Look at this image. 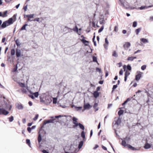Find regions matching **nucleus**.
Here are the masks:
<instances>
[{
  "instance_id": "55",
  "label": "nucleus",
  "mask_w": 153,
  "mask_h": 153,
  "mask_svg": "<svg viewBox=\"0 0 153 153\" xmlns=\"http://www.w3.org/2000/svg\"><path fill=\"white\" fill-rule=\"evenodd\" d=\"M42 152H43V153H49L48 152L45 150H42Z\"/></svg>"
},
{
  "instance_id": "56",
  "label": "nucleus",
  "mask_w": 153,
  "mask_h": 153,
  "mask_svg": "<svg viewBox=\"0 0 153 153\" xmlns=\"http://www.w3.org/2000/svg\"><path fill=\"white\" fill-rule=\"evenodd\" d=\"M6 40V38L5 37H3L2 39V42L4 43L5 42Z\"/></svg>"
},
{
  "instance_id": "37",
  "label": "nucleus",
  "mask_w": 153,
  "mask_h": 153,
  "mask_svg": "<svg viewBox=\"0 0 153 153\" xmlns=\"http://www.w3.org/2000/svg\"><path fill=\"white\" fill-rule=\"evenodd\" d=\"M75 109L77 111H78L79 110L81 109L82 108V107H77V106H76L75 107Z\"/></svg>"
},
{
  "instance_id": "59",
  "label": "nucleus",
  "mask_w": 153,
  "mask_h": 153,
  "mask_svg": "<svg viewBox=\"0 0 153 153\" xmlns=\"http://www.w3.org/2000/svg\"><path fill=\"white\" fill-rule=\"evenodd\" d=\"M102 148L105 150H107V148L103 146H102Z\"/></svg>"
},
{
  "instance_id": "9",
  "label": "nucleus",
  "mask_w": 153,
  "mask_h": 153,
  "mask_svg": "<svg viewBox=\"0 0 153 153\" xmlns=\"http://www.w3.org/2000/svg\"><path fill=\"white\" fill-rule=\"evenodd\" d=\"M129 138H128V139H127V137H126V138H124V140H122V143H121V145L124 146V147H126V146H127V145H128V144H127L126 143L125 141V140H128L129 139Z\"/></svg>"
},
{
  "instance_id": "60",
  "label": "nucleus",
  "mask_w": 153,
  "mask_h": 153,
  "mask_svg": "<svg viewBox=\"0 0 153 153\" xmlns=\"http://www.w3.org/2000/svg\"><path fill=\"white\" fill-rule=\"evenodd\" d=\"M29 96L30 97H31L32 99H34V97H33V96L32 95H29Z\"/></svg>"
},
{
  "instance_id": "32",
  "label": "nucleus",
  "mask_w": 153,
  "mask_h": 153,
  "mask_svg": "<svg viewBox=\"0 0 153 153\" xmlns=\"http://www.w3.org/2000/svg\"><path fill=\"white\" fill-rule=\"evenodd\" d=\"M15 42L17 46H19L20 45V43L18 39L16 40L15 41Z\"/></svg>"
},
{
  "instance_id": "35",
  "label": "nucleus",
  "mask_w": 153,
  "mask_h": 153,
  "mask_svg": "<svg viewBox=\"0 0 153 153\" xmlns=\"http://www.w3.org/2000/svg\"><path fill=\"white\" fill-rule=\"evenodd\" d=\"M73 30L75 31H76L77 32L78 31V28L77 26H76L74 28Z\"/></svg>"
},
{
  "instance_id": "49",
  "label": "nucleus",
  "mask_w": 153,
  "mask_h": 153,
  "mask_svg": "<svg viewBox=\"0 0 153 153\" xmlns=\"http://www.w3.org/2000/svg\"><path fill=\"white\" fill-rule=\"evenodd\" d=\"M23 9L25 12L27 10V5L24 6L23 8Z\"/></svg>"
},
{
  "instance_id": "5",
  "label": "nucleus",
  "mask_w": 153,
  "mask_h": 153,
  "mask_svg": "<svg viewBox=\"0 0 153 153\" xmlns=\"http://www.w3.org/2000/svg\"><path fill=\"white\" fill-rule=\"evenodd\" d=\"M72 120L73 121V123L74 125L73 126L74 128H75L78 126V124H79L78 123V119L75 117H73L72 118Z\"/></svg>"
},
{
  "instance_id": "58",
  "label": "nucleus",
  "mask_w": 153,
  "mask_h": 153,
  "mask_svg": "<svg viewBox=\"0 0 153 153\" xmlns=\"http://www.w3.org/2000/svg\"><path fill=\"white\" fill-rule=\"evenodd\" d=\"M130 100V99L129 98H128L126 101L124 102V103H125V104H126L128 101H129Z\"/></svg>"
},
{
  "instance_id": "2",
  "label": "nucleus",
  "mask_w": 153,
  "mask_h": 153,
  "mask_svg": "<svg viewBox=\"0 0 153 153\" xmlns=\"http://www.w3.org/2000/svg\"><path fill=\"white\" fill-rule=\"evenodd\" d=\"M42 127L40 129L39 132V135L38 137V143L39 144H40V143L42 141V137L41 135L42 134H46V132L45 131L43 130L42 129Z\"/></svg>"
},
{
  "instance_id": "63",
  "label": "nucleus",
  "mask_w": 153,
  "mask_h": 153,
  "mask_svg": "<svg viewBox=\"0 0 153 153\" xmlns=\"http://www.w3.org/2000/svg\"><path fill=\"white\" fill-rule=\"evenodd\" d=\"M22 122L24 123H25L26 122V119L25 118H24V119H23L22 120Z\"/></svg>"
},
{
  "instance_id": "22",
  "label": "nucleus",
  "mask_w": 153,
  "mask_h": 153,
  "mask_svg": "<svg viewBox=\"0 0 153 153\" xmlns=\"http://www.w3.org/2000/svg\"><path fill=\"white\" fill-rule=\"evenodd\" d=\"M78 126H79V127L82 130H84L85 129V127L84 126L81 124L80 123H79V124H78Z\"/></svg>"
},
{
  "instance_id": "62",
  "label": "nucleus",
  "mask_w": 153,
  "mask_h": 153,
  "mask_svg": "<svg viewBox=\"0 0 153 153\" xmlns=\"http://www.w3.org/2000/svg\"><path fill=\"white\" fill-rule=\"evenodd\" d=\"M28 104L30 106H31L32 105V103L31 101H29L28 102Z\"/></svg>"
},
{
  "instance_id": "53",
  "label": "nucleus",
  "mask_w": 153,
  "mask_h": 153,
  "mask_svg": "<svg viewBox=\"0 0 153 153\" xmlns=\"http://www.w3.org/2000/svg\"><path fill=\"white\" fill-rule=\"evenodd\" d=\"M105 43L107 45H108V42L107 38H105Z\"/></svg>"
},
{
  "instance_id": "14",
  "label": "nucleus",
  "mask_w": 153,
  "mask_h": 153,
  "mask_svg": "<svg viewBox=\"0 0 153 153\" xmlns=\"http://www.w3.org/2000/svg\"><path fill=\"white\" fill-rule=\"evenodd\" d=\"M127 147L128 149H130L133 151L136 150H137V149L136 148L133 147L129 144L127 145Z\"/></svg>"
},
{
  "instance_id": "25",
  "label": "nucleus",
  "mask_w": 153,
  "mask_h": 153,
  "mask_svg": "<svg viewBox=\"0 0 153 153\" xmlns=\"http://www.w3.org/2000/svg\"><path fill=\"white\" fill-rule=\"evenodd\" d=\"M15 51L14 49H12L11 50L10 54L11 56H13L15 55Z\"/></svg>"
},
{
  "instance_id": "13",
  "label": "nucleus",
  "mask_w": 153,
  "mask_h": 153,
  "mask_svg": "<svg viewBox=\"0 0 153 153\" xmlns=\"http://www.w3.org/2000/svg\"><path fill=\"white\" fill-rule=\"evenodd\" d=\"M130 74V73L128 71H126L125 73L124 81L125 82L126 81L128 75Z\"/></svg>"
},
{
  "instance_id": "48",
  "label": "nucleus",
  "mask_w": 153,
  "mask_h": 153,
  "mask_svg": "<svg viewBox=\"0 0 153 153\" xmlns=\"http://www.w3.org/2000/svg\"><path fill=\"white\" fill-rule=\"evenodd\" d=\"M127 69L129 71L131 70V66L130 65H128L127 66Z\"/></svg>"
},
{
  "instance_id": "26",
  "label": "nucleus",
  "mask_w": 153,
  "mask_h": 153,
  "mask_svg": "<svg viewBox=\"0 0 153 153\" xmlns=\"http://www.w3.org/2000/svg\"><path fill=\"white\" fill-rule=\"evenodd\" d=\"M112 55L113 56L115 57H117L118 56L117 54L115 51H113Z\"/></svg>"
},
{
  "instance_id": "30",
  "label": "nucleus",
  "mask_w": 153,
  "mask_h": 153,
  "mask_svg": "<svg viewBox=\"0 0 153 153\" xmlns=\"http://www.w3.org/2000/svg\"><path fill=\"white\" fill-rule=\"evenodd\" d=\"M123 113V111L122 110H120L118 112V114L119 116L122 114Z\"/></svg>"
},
{
  "instance_id": "43",
  "label": "nucleus",
  "mask_w": 153,
  "mask_h": 153,
  "mask_svg": "<svg viewBox=\"0 0 153 153\" xmlns=\"http://www.w3.org/2000/svg\"><path fill=\"white\" fill-rule=\"evenodd\" d=\"M93 61L95 62H97V57L95 56H94L93 57Z\"/></svg>"
},
{
  "instance_id": "57",
  "label": "nucleus",
  "mask_w": 153,
  "mask_h": 153,
  "mask_svg": "<svg viewBox=\"0 0 153 153\" xmlns=\"http://www.w3.org/2000/svg\"><path fill=\"white\" fill-rule=\"evenodd\" d=\"M105 21L104 19L102 20L101 21H100V24H102L104 23Z\"/></svg>"
},
{
  "instance_id": "15",
  "label": "nucleus",
  "mask_w": 153,
  "mask_h": 153,
  "mask_svg": "<svg viewBox=\"0 0 153 153\" xmlns=\"http://www.w3.org/2000/svg\"><path fill=\"white\" fill-rule=\"evenodd\" d=\"M27 88L28 87H24L23 88H22L21 89L22 92L23 94H26L27 92V90L28 89Z\"/></svg>"
},
{
  "instance_id": "38",
  "label": "nucleus",
  "mask_w": 153,
  "mask_h": 153,
  "mask_svg": "<svg viewBox=\"0 0 153 153\" xmlns=\"http://www.w3.org/2000/svg\"><path fill=\"white\" fill-rule=\"evenodd\" d=\"M26 143L28 145L30 146V140L29 139H27L26 140Z\"/></svg>"
},
{
  "instance_id": "61",
  "label": "nucleus",
  "mask_w": 153,
  "mask_h": 153,
  "mask_svg": "<svg viewBox=\"0 0 153 153\" xmlns=\"http://www.w3.org/2000/svg\"><path fill=\"white\" fill-rule=\"evenodd\" d=\"M118 64L119 65L118 67H121L122 65V63L121 62L118 63Z\"/></svg>"
},
{
  "instance_id": "51",
  "label": "nucleus",
  "mask_w": 153,
  "mask_h": 153,
  "mask_svg": "<svg viewBox=\"0 0 153 153\" xmlns=\"http://www.w3.org/2000/svg\"><path fill=\"white\" fill-rule=\"evenodd\" d=\"M27 130L29 133H30L31 131V128L30 127H28L27 128Z\"/></svg>"
},
{
  "instance_id": "11",
  "label": "nucleus",
  "mask_w": 153,
  "mask_h": 153,
  "mask_svg": "<svg viewBox=\"0 0 153 153\" xmlns=\"http://www.w3.org/2000/svg\"><path fill=\"white\" fill-rule=\"evenodd\" d=\"M130 43L129 42H127L123 46L125 49H127L130 47Z\"/></svg>"
},
{
  "instance_id": "6",
  "label": "nucleus",
  "mask_w": 153,
  "mask_h": 153,
  "mask_svg": "<svg viewBox=\"0 0 153 153\" xmlns=\"http://www.w3.org/2000/svg\"><path fill=\"white\" fill-rule=\"evenodd\" d=\"M55 119H50L48 120H45L43 121V125H45L46 124L49 123H54L55 122Z\"/></svg>"
},
{
  "instance_id": "47",
  "label": "nucleus",
  "mask_w": 153,
  "mask_h": 153,
  "mask_svg": "<svg viewBox=\"0 0 153 153\" xmlns=\"http://www.w3.org/2000/svg\"><path fill=\"white\" fill-rule=\"evenodd\" d=\"M146 65H143L141 67V69L142 70H144L146 68Z\"/></svg>"
},
{
  "instance_id": "12",
  "label": "nucleus",
  "mask_w": 153,
  "mask_h": 153,
  "mask_svg": "<svg viewBox=\"0 0 153 153\" xmlns=\"http://www.w3.org/2000/svg\"><path fill=\"white\" fill-rule=\"evenodd\" d=\"M16 55L17 57H19L21 56V52L20 50L17 49H16Z\"/></svg>"
},
{
  "instance_id": "4",
  "label": "nucleus",
  "mask_w": 153,
  "mask_h": 153,
  "mask_svg": "<svg viewBox=\"0 0 153 153\" xmlns=\"http://www.w3.org/2000/svg\"><path fill=\"white\" fill-rule=\"evenodd\" d=\"M9 113V112L6 111L4 108L0 107V115L3 114L6 115L8 114Z\"/></svg>"
},
{
  "instance_id": "34",
  "label": "nucleus",
  "mask_w": 153,
  "mask_h": 153,
  "mask_svg": "<svg viewBox=\"0 0 153 153\" xmlns=\"http://www.w3.org/2000/svg\"><path fill=\"white\" fill-rule=\"evenodd\" d=\"M17 108L19 109H22L23 107L22 105H18L17 106Z\"/></svg>"
},
{
  "instance_id": "7",
  "label": "nucleus",
  "mask_w": 153,
  "mask_h": 153,
  "mask_svg": "<svg viewBox=\"0 0 153 153\" xmlns=\"http://www.w3.org/2000/svg\"><path fill=\"white\" fill-rule=\"evenodd\" d=\"M24 18H25L26 17L28 18L27 21V22L31 21H33L32 20H31L30 19L33 18L34 16V14H31L27 15H24Z\"/></svg>"
},
{
  "instance_id": "21",
  "label": "nucleus",
  "mask_w": 153,
  "mask_h": 153,
  "mask_svg": "<svg viewBox=\"0 0 153 153\" xmlns=\"http://www.w3.org/2000/svg\"><path fill=\"white\" fill-rule=\"evenodd\" d=\"M83 141H81L79 144L78 148L79 149H80L82 146H83Z\"/></svg>"
},
{
  "instance_id": "16",
  "label": "nucleus",
  "mask_w": 153,
  "mask_h": 153,
  "mask_svg": "<svg viewBox=\"0 0 153 153\" xmlns=\"http://www.w3.org/2000/svg\"><path fill=\"white\" fill-rule=\"evenodd\" d=\"M91 107L90 104L88 103L84 104V108L85 109H88L90 108Z\"/></svg>"
},
{
  "instance_id": "18",
  "label": "nucleus",
  "mask_w": 153,
  "mask_h": 153,
  "mask_svg": "<svg viewBox=\"0 0 153 153\" xmlns=\"http://www.w3.org/2000/svg\"><path fill=\"white\" fill-rule=\"evenodd\" d=\"M141 76V74L139 73L137 74L136 76L135 79L136 80L138 81L139 80Z\"/></svg>"
},
{
  "instance_id": "33",
  "label": "nucleus",
  "mask_w": 153,
  "mask_h": 153,
  "mask_svg": "<svg viewBox=\"0 0 153 153\" xmlns=\"http://www.w3.org/2000/svg\"><path fill=\"white\" fill-rule=\"evenodd\" d=\"M19 84L21 87L23 88L25 87V84L22 82H19Z\"/></svg>"
},
{
  "instance_id": "40",
  "label": "nucleus",
  "mask_w": 153,
  "mask_h": 153,
  "mask_svg": "<svg viewBox=\"0 0 153 153\" xmlns=\"http://www.w3.org/2000/svg\"><path fill=\"white\" fill-rule=\"evenodd\" d=\"M17 65H16V66H15V67L13 68V69L12 70V72H15L17 70Z\"/></svg>"
},
{
  "instance_id": "52",
  "label": "nucleus",
  "mask_w": 153,
  "mask_h": 153,
  "mask_svg": "<svg viewBox=\"0 0 153 153\" xmlns=\"http://www.w3.org/2000/svg\"><path fill=\"white\" fill-rule=\"evenodd\" d=\"M96 70L97 71L99 72L100 73L101 72V69L98 68H96Z\"/></svg>"
},
{
  "instance_id": "41",
  "label": "nucleus",
  "mask_w": 153,
  "mask_h": 153,
  "mask_svg": "<svg viewBox=\"0 0 153 153\" xmlns=\"http://www.w3.org/2000/svg\"><path fill=\"white\" fill-rule=\"evenodd\" d=\"M117 87V85H114L112 88V92Z\"/></svg>"
},
{
  "instance_id": "24",
  "label": "nucleus",
  "mask_w": 153,
  "mask_h": 153,
  "mask_svg": "<svg viewBox=\"0 0 153 153\" xmlns=\"http://www.w3.org/2000/svg\"><path fill=\"white\" fill-rule=\"evenodd\" d=\"M141 41L143 43H148V41L147 39L144 38H141L140 39Z\"/></svg>"
},
{
  "instance_id": "28",
  "label": "nucleus",
  "mask_w": 153,
  "mask_h": 153,
  "mask_svg": "<svg viewBox=\"0 0 153 153\" xmlns=\"http://www.w3.org/2000/svg\"><path fill=\"white\" fill-rule=\"evenodd\" d=\"M7 10L5 11L2 14L3 16H2V17H5L7 16Z\"/></svg>"
},
{
  "instance_id": "50",
  "label": "nucleus",
  "mask_w": 153,
  "mask_h": 153,
  "mask_svg": "<svg viewBox=\"0 0 153 153\" xmlns=\"http://www.w3.org/2000/svg\"><path fill=\"white\" fill-rule=\"evenodd\" d=\"M39 18H37L35 19L34 20H33L34 21H36L37 22H39Z\"/></svg>"
},
{
  "instance_id": "1",
  "label": "nucleus",
  "mask_w": 153,
  "mask_h": 153,
  "mask_svg": "<svg viewBox=\"0 0 153 153\" xmlns=\"http://www.w3.org/2000/svg\"><path fill=\"white\" fill-rule=\"evenodd\" d=\"M16 14H14L12 18H9L7 21L3 22L1 26V27L2 28H4L7 26H8L11 24H12L13 22L16 21Z\"/></svg>"
},
{
  "instance_id": "46",
  "label": "nucleus",
  "mask_w": 153,
  "mask_h": 153,
  "mask_svg": "<svg viewBox=\"0 0 153 153\" xmlns=\"http://www.w3.org/2000/svg\"><path fill=\"white\" fill-rule=\"evenodd\" d=\"M118 30V29L117 26H115L114 27V31L115 32H117Z\"/></svg>"
},
{
  "instance_id": "20",
  "label": "nucleus",
  "mask_w": 153,
  "mask_h": 153,
  "mask_svg": "<svg viewBox=\"0 0 153 153\" xmlns=\"http://www.w3.org/2000/svg\"><path fill=\"white\" fill-rule=\"evenodd\" d=\"M81 136L83 138V140H85V133L84 131H82L81 134Z\"/></svg>"
},
{
  "instance_id": "31",
  "label": "nucleus",
  "mask_w": 153,
  "mask_h": 153,
  "mask_svg": "<svg viewBox=\"0 0 153 153\" xmlns=\"http://www.w3.org/2000/svg\"><path fill=\"white\" fill-rule=\"evenodd\" d=\"M8 119L10 122H12L14 120L13 117V116H11L10 117H9Z\"/></svg>"
},
{
  "instance_id": "29",
  "label": "nucleus",
  "mask_w": 153,
  "mask_h": 153,
  "mask_svg": "<svg viewBox=\"0 0 153 153\" xmlns=\"http://www.w3.org/2000/svg\"><path fill=\"white\" fill-rule=\"evenodd\" d=\"M31 94H33L34 95V96L36 97H38V96H39V93L38 92H36L35 93H30Z\"/></svg>"
},
{
  "instance_id": "45",
  "label": "nucleus",
  "mask_w": 153,
  "mask_h": 153,
  "mask_svg": "<svg viewBox=\"0 0 153 153\" xmlns=\"http://www.w3.org/2000/svg\"><path fill=\"white\" fill-rule=\"evenodd\" d=\"M104 27L103 26H102L98 30V32L100 33L103 30V29Z\"/></svg>"
},
{
  "instance_id": "44",
  "label": "nucleus",
  "mask_w": 153,
  "mask_h": 153,
  "mask_svg": "<svg viewBox=\"0 0 153 153\" xmlns=\"http://www.w3.org/2000/svg\"><path fill=\"white\" fill-rule=\"evenodd\" d=\"M120 3L121 4V5L123 6H124V2L123 0H119Z\"/></svg>"
},
{
  "instance_id": "19",
  "label": "nucleus",
  "mask_w": 153,
  "mask_h": 153,
  "mask_svg": "<svg viewBox=\"0 0 153 153\" xmlns=\"http://www.w3.org/2000/svg\"><path fill=\"white\" fill-rule=\"evenodd\" d=\"M151 147L150 145L148 143H146L145 144L144 147L146 149L150 148Z\"/></svg>"
},
{
  "instance_id": "42",
  "label": "nucleus",
  "mask_w": 153,
  "mask_h": 153,
  "mask_svg": "<svg viewBox=\"0 0 153 153\" xmlns=\"http://www.w3.org/2000/svg\"><path fill=\"white\" fill-rule=\"evenodd\" d=\"M38 114H36L35 117L33 118V120L34 121H35L37 120V119H38Z\"/></svg>"
},
{
  "instance_id": "27",
  "label": "nucleus",
  "mask_w": 153,
  "mask_h": 153,
  "mask_svg": "<svg viewBox=\"0 0 153 153\" xmlns=\"http://www.w3.org/2000/svg\"><path fill=\"white\" fill-rule=\"evenodd\" d=\"M27 26V24H25L21 28L20 30H26V26Z\"/></svg>"
},
{
  "instance_id": "3",
  "label": "nucleus",
  "mask_w": 153,
  "mask_h": 153,
  "mask_svg": "<svg viewBox=\"0 0 153 153\" xmlns=\"http://www.w3.org/2000/svg\"><path fill=\"white\" fill-rule=\"evenodd\" d=\"M121 122V120L120 117L118 118L115 117L114 121L112 123V125L113 126H118L120 124Z\"/></svg>"
},
{
  "instance_id": "64",
  "label": "nucleus",
  "mask_w": 153,
  "mask_h": 153,
  "mask_svg": "<svg viewBox=\"0 0 153 153\" xmlns=\"http://www.w3.org/2000/svg\"><path fill=\"white\" fill-rule=\"evenodd\" d=\"M149 20L151 21H153V16L150 17Z\"/></svg>"
},
{
  "instance_id": "39",
  "label": "nucleus",
  "mask_w": 153,
  "mask_h": 153,
  "mask_svg": "<svg viewBox=\"0 0 153 153\" xmlns=\"http://www.w3.org/2000/svg\"><path fill=\"white\" fill-rule=\"evenodd\" d=\"M137 22L134 21L133 23V27H136L137 26Z\"/></svg>"
},
{
  "instance_id": "36",
  "label": "nucleus",
  "mask_w": 153,
  "mask_h": 153,
  "mask_svg": "<svg viewBox=\"0 0 153 153\" xmlns=\"http://www.w3.org/2000/svg\"><path fill=\"white\" fill-rule=\"evenodd\" d=\"M127 60L128 61H132L133 60V57L132 56L129 57L128 58Z\"/></svg>"
},
{
  "instance_id": "10",
  "label": "nucleus",
  "mask_w": 153,
  "mask_h": 153,
  "mask_svg": "<svg viewBox=\"0 0 153 153\" xmlns=\"http://www.w3.org/2000/svg\"><path fill=\"white\" fill-rule=\"evenodd\" d=\"M93 108L95 110V111L96 112L97 111L99 110V107H98V104L97 103H95L93 105Z\"/></svg>"
},
{
  "instance_id": "17",
  "label": "nucleus",
  "mask_w": 153,
  "mask_h": 153,
  "mask_svg": "<svg viewBox=\"0 0 153 153\" xmlns=\"http://www.w3.org/2000/svg\"><path fill=\"white\" fill-rule=\"evenodd\" d=\"M93 94L94 97L95 98H97L99 97V93L97 91H96L94 92Z\"/></svg>"
},
{
  "instance_id": "23",
  "label": "nucleus",
  "mask_w": 153,
  "mask_h": 153,
  "mask_svg": "<svg viewBox=\"0 0 153 153\" xmlns=\"http://www.w3.org/2000/svg\"><path fill=\"white\" fill-rule=\"evenodd\" d=\"M141 27H140L135 30V32L137 35H138V34L141 31Z\"/></svg>"
},
{
  "instance_id": "8",
  "label": "nucleus",
  "mask_w": 153,
  "mask_h": 153,
  "mask_svg": "<svg viewBox=\"0 0 153 153\" xmlns=\"http://www.w3.org/2000/svg\"><path fill=\"white\" fill-rule=\"evenodd\" d=\"M81 37L83 39H80V41L82 42L85 45L87 46L88 45V44L89 43V42L88 41H87L85 39H84V38H85L84 36L83 35H82L81 36Z\"/></svg>"
},
{
  "instance_id": "54",
  "label": "nucleus",
  "mask_w": 153,
  "mask_h": 153,
  "mask_svg": "<svg viewBox=\"0 0 153 153\" xmlns=\"http://www.w3.org/2000/svg\"><path fill=\"white\" fill-rule=\"evenodd\" d=\"M123 71L122 70V69H121L120 71V72H119V74L120 75H122L123 74Z\"/></svg>"
}]
</instances>
